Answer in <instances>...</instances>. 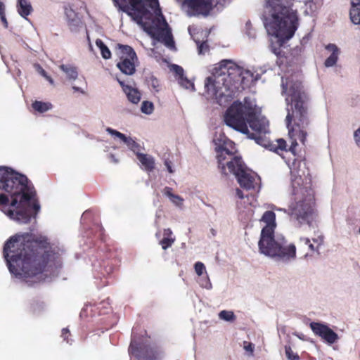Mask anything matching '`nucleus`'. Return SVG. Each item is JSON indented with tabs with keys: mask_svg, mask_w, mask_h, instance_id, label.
I'll return each mask as SVG.
<instances>
[{
	"mask_svg": "<svg viewBox=\"0 0 360 360\" xmlns=\"http://www.w3.org/2000/svg\"><path fill=\"white\" fill-rule=\"evenodd\" d=\"M88 40H89V50H90L91 51H94V49H93V46H92V44H91V42H90V39H89V37H88Z\"/></svg>",
	"mask_w": 360,
	"mask_h": 360,
	"instance_id": "nucleus-51",
	"label": "nucleus"
},
{
	"mask_svg": "<svg viewBox=\"0 0 360 360\" xmlns=\"http://www.w3.org/2000/svg\"><path fill=\"white\" fill-rule=\"evenodd\" d=\"M65 14L70 30L73 32H78L82 26V20L78 14L70 6H65Z\"/></svg>",
	"mask_w": 360,
	"mask_h": 360,
	"instance_id": "nucleus-14",
	"label": "nucleus"
},
{
	"mask_svg": "<svg viewBox=\"0 0 360 360\" xmlns=\"http://www.w3.org/2000/svg\"><path fill=\"white\" fill-rule=\"evenodd\" d=\"M199 284L201 287L210 290L212 288V283L207 275L205 277H202L199 281Z\"/></svg>",
	"mask_w": 360,
	"mask_h": 360,
	"instance_id": "nucleus-35",
	"label": "nucleus"
},
{
	"mask_svg": "<svg viewBox=\"0 0 360 360\" xmlns=\"http://www.w3.org/2000/svg\"><path fill=\"white\" fill-rule=\"evenodd\" d=\"M325 48L330 53V55L326 59L324 65L326 68L333 67L338 60L340 49L334 44H329Z\"/></svg>",
	"mask_w": 360,
	"mask_h": 360,
	"instance_id": "nucleus-19",
	"label": "nucleus"
},
{
	"mask_svg": "<svg viewBox=\"0 0 360 360\" xmlns=\"http://www.w3.org/2000/svg\"><path fill=\"white\" fill-rule=\"evenodd\" d=\"M16 8L18 14L24 19L29 20L27 17L32 13L33 8L29 0H18Z\"/></svg>",
	"mask_w": 360,
	"mask_h": 360,
	"instance_id": "nucleus-20",
	"label": "nucleus"
},
{
	"mask_svg": "<svg viewBox=\"0 0 360 360\" xmlns=\"http://www.w3.org/2000/svg\"><path fill=\"white\" fill-rule=\"evenodd\" d=\"M39 208L27 178L8 167H0V210L9 219L27 224Z\"/></svg>",
	"mask_w": 360,
	"mask_h": 360,
	"instance_id": "nucleus-2",
	"label": "nucleus"
},
{
	"mask_svg": "<svg viewBox=\"0 0 360 360\" xmlns=\"http://www.w3.org/2000/svg\"><path fill=\"white\" fill-rule=\"evenodd\" d=\"M350 18L353 23L360 24V7L352 8L350 10Z\"/></svg>",
	"mask_w": 360,
	"mask_h": 360,
	"instance_id": "nucleus-30",
	"label": "nucleus"
},
{
	"mask_svg": "<svg viewBox=\"0 0 360 360\" xmlns=\"http://www.w3.org/2000/svg\"><path fill=\"white\" fill-rule=\"evenodd\" d=\"M291 175L289 213L300 224L311 226L316 216L311 179L308 175L303 179L302 175L295 172V168L291 169Z\"/></svg>",
	"mask_w": 360,
	"mask_h": 360,
	"instance_id": "nucleus-10",
	"label": "nucleus"
},
{
	"mask_svg": "<svg viewBox=\"0 0 360 360\" xmlns=\"http://www.w3.org/2000/svg\"><path fill=\"white\" fill-rule=\"evenodd\" d=\"M278 148L281 150H283L286 147V142L283 139H278Z\"/></svg>",
	"mask_w": 360,
	"mask_h": 360,
	"instance_id": "nucleus-42",
	"label": "nucleus"
},
{
	"mask_svg": "<svg viewBox=\"0 0 360 360\" xmlns=\"http://www.w3.org/2000/svg\"><path fill=\"white\" fill-rule=\"evenodd\" d=\"M271 208L273 209V210H279V211H284L285 212L286 210H284V209H280V208H277L276 206L274 205H271Z\"/></svg>",
	"mask_w": 360,
	"mask_h": 360,
	"instance_id": "nucleus-50",
	"label": "nucleus"
},
{
	"mask_svg": "<svg viewBox=\"0 0 360 360\" xmlns=\"http://www.w3.org/2000/svg\"><path fill=\"white\" fill-rule=\"evenodd\" d=\"M258 79V74L243 69L231 60H224L216 65L211 75L205 79V93L209 98L215 99L223 105L240 89Z\"/></svg>",
	"mask_w": 360,
	"mask_h": 360,
	"instance_id": "nucleus-3",
	"label": "nucleus"
},
{
	"mask_svg": "<svg viewBox=\"0 0 360 360\" xmlns=\"http://www.w3.org/2000/svg\"><path fill=\"white\" fill-rule=\"evenodd\" d=\"M118 82L122 86L123 91L126 94L128 100L132 103L136 104L141 100V93L140 91L131 86L125 85L124 82L119 79H117Z\"/></svg>",
	"mask_w": 360,
	"mask_h": 360,
	"instance_id": "nucleus-18",
	"label": "nucleus"
},
{
	"mask_svg": "<svg viewBox=\"0 0 360 360\" xmlns=\"http://www.w3.org/2000/svg\"><path fill=\"white\" fill-rule=\"evenodd\" d=\"M110 158L112 159V161H113L114 162H117V160L115 159V158L113 155H111Z\"/></svg>",
	"mask_w": 360,
	"mask_h": 360,
	"instance_id": "nucleus-53",
	"label": "nucleus"
},
{
	"mask_svg": "<svg viewBox=\"0 0 360 360\" xmlns=\"http://www.w3.org/2000/svg\"><path fill=\"white\" fill-rule=\"evenodd\" d=\"M69 332L68 329L67 328H63L62 330V335L64 337V340H66V338H65V334H67Z\"/></svg>",
	"mask_w": 360,
	"mask_h": 360,
	"instance_id": "nucleus-49",
	"label": "nucleus"
},
{
	"mask_svg": "<svg viewBox=\"0 0 360 360\" xmlns=\"http://www.w3.org/2000/svg\"><path fill=\"white\" fill-rule=\"evenodd\" d=\"M219 318L229 322L236 320V316L232 311L222 310L219 313Z\"/></svg>",
	"mask_w": 360,
	"mask_h": 360,
	"instance_id": "nucleus-29",
	"label": "nucleus"
},
{
	"mask_svg": "<svg viewBox=\"0 0 360 360\" xmlns=\"http://www.w3.org/2000/svg\"><path fill=\"white\" fill-rule=\"evenodd\" d=\"M137 158L147 171H152L155 166L154 158L149 155L138 153Z\"/></svg>",
	"mask_w": 360,
	"mask_h": 360,
	"instance_id": "nucleus-22",
	"label": "nucleus"
},
{
	"mask_svg": "<svg viewBox=\"0 0 360 360\" xmlns=\"http://www.w3.org/2000/svg\"><path fill=\"white\" fill-rule=\"evenodd\" d=\"M122 142L124 143L128 146V148L133 151H135L139 147L138 143L129 136H126Z\"/></svg>",
	"mask_w": 360,
	"mask_h": 360,
	"instance_id": "nucleus-32",
	"label": "nucleus"
},
{
	"mask_svg": "<svg viewBox=\"0 0 360 360\" xmlns=\"http://www.w3.org/2000/svg\"><path fill=\"white\" fill-rule=\"evenodd\" d=\"M181 10L189 17L207 16L212 8L210 0H176Z\"/></svg>",
	"mask_w": 360,
	"mask_h": 360,
	"instance_id": "nucleus-11",
	"label": "nucleus"
},
{
	"mask_svg": "<svg viewBox=\"0 0 360 360\" xmlns=\"http://www.w3.org/2000/svg\"><path fill=\"white\" fill-rule=\"evenodd\" d=\"M243 348L245 351L250 352L251 354H252L254 351V345L251 342H244Z\"/></svg>",
	"mask_w": 360,
	"mask_h": 360,
	"instance_id": "nucleus-39",
	"label": "nucleus"
},
{
	"mask_svg": "<svg viewBox=\"0 0 360 360\" xmlns=\"http://www.w3.org/2000/svg\"><path fill=\"white\" fill-rule=\"evenodd\" d=\"M154 110V105L152 102L145 101L141 103V111L146 115H150Z\"/></svg>",
	"mask_w": 360,
	"mask_h": 360,
	"instance_id": "nucleus-31",
	"label": "nucleus"
},
{
	"mask_svg": "<svg viewBox=\"0 0 360 360\" xmlns=\"http://www.w3.org/2000/svg\"><path fill=\"white\" fill-rule=\"evenodd\" d=\"M106 131L112 136H113L115 139H119L121 141H123V140L126 137V136L124 134L110 127H108L106 129Z\"/></svg>",
	"mask_w": 360,
	"mask_h": 360,
	"instance_id": "nucleus-33",
	"label": "nucleus"
},
{
	"mask_svg": "<svg viewBox=\"0 0 360 360\" xmlns=\"http://www.w3.org/2000/svg\"><path fill=\"white\" fill-rule=\"evenodd\" d=\"M45 79L51 84V85H53L54 84V81L53 79L47 75V76L45 77Z\"/></svg>",
	"mask_w": 360,
	"mask_h": 360,
	"instance_id": "nucleus-48",
	"label": "nucleus"
},
{
	"mask_svg": "<svg viewBox=\"0 0 360 360\" xmlns=\"http://www.w3.org/2000/svg\"><path fill=\"white\" fill-rule=\"evenodd\" d=\"M300 339H302V336L297 335Z\"/></svg>",
	"mask_w": 360,
	"mask_h": 360,
	"instance_id": "nucleus-54",
	"label": "nucleus"
},
{
	"mask_svg": "<svg viewBox=\"0 0 360 360\" xmlns=\"http://www.w3.org/2000/svg\"><path fill=\"white\" fill-rule=\"evenodd\" d=\"M32 108L39 112L44 113L52 109L53 105L49 102H43L35 101L32 105Z\"/></svg>",
	"mask_w": 360,
	"mask_h": 360,
	"instance_id": "nucleus-26",
	"label": "nucleus"
},
{
	"mask_svg": "<svg viewBox=\"0 0 360 360\" xmlns=\"http://www.w3.org/2000/svg\"><path fill=\"white\" fill-rule=\"evenodd\" d=\"M96 45L100 49L101 56L105 59H109L111 57V52L100 39L96 40Z\"/></svg>",
	"mask_w": 360,
	"mask_h": 360,
	"instance_id": "nucleus-27",
	"label": "nucleus"
},
{
	"mask_svg": "<svg viewBox=\"0 0 360 360\" xmlns=\"http://www.w3.org/2000/svg\"><path fill=\"white\" fill-rule=\"evenodd\" d=\"M281 87L287 103L285 122L292 140L290 150L293 151L297 146V141L302 144L306 141L307 127L309 124L306 105L307 97L303 90L300 73L282 77Z\"/></svg>",
	"mask_w": 360,
	"mask_h": 360,
	"instance_id": "nucleus-4",
	"label": "nucleus"
},
{
	"mask_svg": "<svg viewBox=\"0 0 360 360\" xmlns=\"http://www.w3.org/2000/svg\"><path fill=\"white\" fill-rule=\"evenodd\" d=\"M0 18H1V21L3 22V23L4 25V27H8V22H7V20L6 18V15H1Z\"/></svg>",
	"mask_w": 360,
	"mask_h": 360,
	"instance_id": "nucleus-46",
	"label": "nucleus"
},
{
	"mask_svg": "<svg viewBox=\"0 0 360 360\" xmlns=\"http://www.w3.org/2000/svg\"><path fill=\"white\" fill-rule=\"evenodd\" d=\"M310 328L316 335L320 337L329 345L335 344L339 340L338 335L326 324L311 322L310 323Z\"/></svg>",
	"mask_w": 360,
	"mask_h": 360,
	"instance_id": "nucleus-13",
	"label": "nucleus"
},
{
	"mask_svg": "<svg viewBox=\"0 0 360 360\" xmlns=\"http://www.w3.org/2000/svg\"><path fill=\"white\" fill-rule=\"evenodd\" d=\"M165 167H167V171H168L170 174L174 173V169H173V168H172V162H171L169 160H166L165 161Z\"/></svg>",
	"mask_w": 360,
	"mask_h": 360,
	"instance_id": "nucleus-41",
	"label": "nucleus"
},
{
	"mask_svg": "<svg viewBox=\"0 0 360 360\" xmlns=\"http://www.w3.org/2000/svg\"><path fill=\"white\" fill-rule=\"evenodd\" d=\"M36 70L44 78L47 76V73L39 65H34Z\"/></svg>",
	"mask_w": 360,
	"mask_h": 360,
	"instance_id": "nucleus-40",
	"label": "nucleus"
},
{
	"mask_svg": "<svg viewBox=\"0 0 360 360\" xmlns=\"http://www.w3.org/2000/svg\"><path fill=\"white\" fill-rule=\"evenodd\" d=\"M195 271L198 276H200L204 272H205V266L201 262H197L195 265Z\"/></svg>",
	"mask_w": 360,
	"mask_h": 360,
	"instance_id": "nucleus-36",
	"label": "nucleus"
},
{
	"mask_svg": "<svg viewBox=\"0 0 360 360\" xmlns=\"http://www.w3.org/2000/svg\"><path fill=\"white\" fill-rule=\"evenodd\" d=\"M5 6L3 2L0 1V16L5 15Z\"/></svg>",
	"mask_w": 360,
	"mask_h": 360,
	"instance_id": "nucleus-45",
	"label": "nucleus"
},
{
	"mask_svg": "<svg viewBox=\"0 0 360 360\" xmlns=\"http://www.w3.org/2000/svg\"><path fill=\"white\" fill-rule=\"evenodd\" d=\"M59 68L65 74L70 81H75L78 77V72L76 67L70 64H62Z\"/></svg>",
	"mask_w": 360,
	"mask_h": 360,
	"instance_id": "nucleus-23",
	"label": "nucleus"
},
{
	"mask_svg": "<svg viewBox=\"0 0 360 360\" xmlns=\"http://www.w3.org/2000/svg\"><path fill=\"white\" fill-rule=\"evenodd\" d=\"M72 89L74 90V91H78V92H80L81 94H84L85 91L80 87H78V86H72Z\"/></svg>",
	"mask_w": 360,
	"mask_h": 360,
	"instance_id": "nucleus-47",
	"label": "nucleus"
},
{
	"mask_svg": "<svg viewBox=\"0 0 360 360\" xmlns=\"http://www.w3.org/2000/svg\"><path fill=\"white\" fill-rule=\"evenodd\" d=\"M171 70L176 75V79L181 86L186 89L195 90L194 84L191 80H189L185 75L184 69L178 65H172Z\"/></svg>",
	"mask_w": 360,
	"mask_h": 360,
	"instance_id": "nucleus-15",
	"label": "nucleus"
},
{
	"mask_svg": "<svg viewBox=\"0 0 360 360\" xmlns=\"http://www.w3.org/2000/svg\"><path fill=\"white\" fill-rule=\"evenodd\" d=\"M210 233H211V234H212L213 236H216L217 231H216V230H215V229H210Z\"/></svg>",
	"mask_w": 360,
	"mask_h": 360,
	"instance_id": "nucleus-52",
	"label": "nucleus"
},
{
	"mask_svg": "<svg viewBox=\"0 0 360 360\" xmlns=\"http://www.w3.org/2000/svg\"><path fill=\"white\" fill-rule=\"evenodd\" d=\"M319 1L320 0H316V2H314L313 0H309L306 5L310 8V11L311 13L316 11L319 6Z\"/></svg>",
	"mask_w": 360,
	"mask_h": 360,
	"instance_id": "nucleus-37",
	"label": "nucleus"
},
{
	"mask_svg": "<svg viewBox=\"0 0 360 360\" xmlns=\"http://www.w3.org/2000/svg\"><path fill=\"white\" fill-rule=\"evenodd\" d=\"M129 352L132 355H134L138 359L146 358L148 360H159L160 359L159 355L153 354V350L152 348L147 349L146 352L144 353L139 351L134 340H131V342L129 346Z\"/></svg>",
	"mask_w": 360,
	"mask_h": 360,
	"instance_id": "nucleus-17",
	"label": "nucleus"
},
{
	"mask_svg": "<svg viewBox=\"0 0 360 360\" xmlns=\"http://www.w3.org/2000/svg\"><path fill=\"white\" fill-rule=\"evenodd\" d=\"M259 223L262 225L258 241L259 252L273 261L287 264L296 259V246L290 243L282 234H275L276 214L266 211Z\"/></svg>",
	"mask_w": 360,
	"mask_h": 360,
	"instance_id": "nucleus-9",
	"label": "nucleus"
},
{
	"mask_svg": "<svg viewBox=\"0 0 360 360\" xmlns=\"http://www.w3.org/2000/svg\"><path fill=\"white\" fill-rule=\"evenodd\" d=\"M285 354L288 360H300L297 353H294L290 346L285 347Z\"/></svg>",
	"mask_w": 360,
	"mask_h": 360,
	"instance_id": "nucleus-34",
	"label": "nucleus"
},
{
	"mask_svg": "<svg viewBox=\"0 0 360 360\" xmlns=\"http://www.w3.org/2000/svg\"><path fill=\"white\" fill-rule=\"evenodd\" d=\"M354 139L357 146L360 148V127L354 132Z\"/></svg>",
	"mask_w": 360,
	"mask_h": 360,
	"instance_id": "nucleus-38",
	"label": "nucleus"
},
{
	"mask_svg": "<svg viewBox=\"0 0 360 360\" xmlns=\"http://www.w3.org/2000/svg\"><path fill=\"white\" fill-rule=\"evenodd\" d=\"M224 122L248 139H254L257 144L264 147L269 145L268 140L262 136L269 132V122L260 115L254 101L245 98L243 103L233 102L225 112Z\"/></svg>",
	"mask_w": 360,
	"mask_h": 360,
	"instance_id": "nucleus-7",
	"label": "nucleus"
},
{
	"mask_svg": "<svg viewBox=\"0 0 360 360\" xmlns=\"http://www.w3.org/2000/svg\"><path fill=\"white\" fill-rule=\"evenodd\" d=\"M197 29L193 26H189L188 29L189 34H191V37L193 39V40L195 41L197 46H198V53L200 55L205 54L206 53H207L209 51V46L206 41H203V42L200 43L199 40L195 39L194 34H195V31Z\"/></svg>",
	"mask_w": 360,
	"mask_h": 360,
	"instance_id": "nucleus-24",
	"label": "nucleus"
},
{
	"mask_svg": "<svg viewBox=\"0 0 360 360\" xmlns=\"http://www.w3.org/2000/svg\"><path fill=\"white\" fill-rule=\"evenodd\" d=\"M119 10L131 16L152 38L163 43L167 48L173 49L174 41L158 0H149V6L153 13L148 12L143 0H112Z\"/></svg>",
	"mask_w": 360,
	"mask_h": 360,
	"instance_id": "nucleus-6",
	"label": "nucleus"
},
{
	"mask_svg": "<svg viewBox=\"0 0 360 360\" xmlns=\"http://www.w3.org/2000/svg\"><path fill=\"white\" fill-rule=\"evenodd\" d=\"M175 241V238L172 237V231L170 229H165L163 232V238L160 241V244L163 250L171 247Z\"/></svg>",
	"mask_w": 360,
	"mask_h": 360,
	"instance_id": "nucleus-25",
	"label": "nucleus"
},
{
	"mask_svg": "<svg viewBox=\"0 0 360 360\" xmlns=\"http://www.w3.org/2000/svg\"><path fill=\"white\" fill-rule=\"evenodd\" d=\"M352 8L360 7V0H351Z\"/></svg>",
	"mask_w": 360,
	"mask_h": 360,
	"instance_id": "nucleus-43",
	"label": "nucleus"
},
{
	"mask_svg": "<svg viewBox=\"0 0 360 360\" xmlns=\"http://www.w3.org/2000/svg\"><path fill=\"white\" fill-rule=\"evenodd\" d=\"M236 193L237 197L240 199H243L245 197L243 191L241 190H240L239 188L236 189Z\"/></svg>",
	"mask_w": 360,
	"mask_h": 360,
	"instance_id": "nucleus-44",
	"label": "nucleus"
},
{
	"mask_svg": "<svg viewBox=\"0 0 360 360\" xmlns=\"http://www.w3.org/2000/svg\"><path fill=\"white\" fill-rule=\"evenodd\" d=\"M359 234H360V228H359Z\"/></svg>",
	"mask_w": 360,
	"mask_h": 360,
	"instance_id": "nucleus-55",
	"label": "nucleus"
},
{
	"mask_svg": "<svg viewBox=\"0 0 360 360\" xmlns=\"http://www.w3.org/2000/svg\"><path fill=\"white\" fill-rule=\"evenodd\" d=\"M4 257L11 274L28 282L39 281V275L47 267L52 268L59 263L58 256L49 251H44L38 240L30 233L16 234L6 243Z\"/></svg>",
	"mask_w": 360,
	"mask_h": 360,
	"instance_id": "nucleus-1",
	"label": "nucleus"
},
{
	"mask_svg": "<svg viewBox=\"0 0 360 360\" xmlns=\"http://www.w3.org/2000/svg\"><path fill=\"white\" fill-rule=\"evenodd\" d=\"M263 21L271 36V50L278 56L281 47L292 37L297 28L298 15L295 0H265Z\"/></svg>",
	"mask_w": 360,
	"mask_h": 360,
	"instance_id": "nucleus-5",
	"label": "nucleus"
},
{
	"mask_svg": "<svg viewBox=\"0 0 360 360\" xmlns=\"http://www.w3.org/2000/svg\"><path fill=\"white\" fill-rule=\"evenodd\" d=\"M146 81L148 86L150 88L151 90L154 91L155 92H158L160 91V82L158 79L153 75H150L148 77Z\"/></svg>",
	"mask_w": 360,
	"mask_h": 360,
	"instance_id": "nucleus-28",
	"label": "nucleus"
},
{
	"mask_svg": "<svg viewBox=\"0 0 360 360\" xmlns=\"http://www.w3.org/2000/svg\"><path fill=\"white\" fill-rule=\"evenodd\" d=\"M213 142L217 153L218 165L224 174H233L243 188L259 190L260 178L253 171L248 169L240 157L235 156L236 148L235 143L224 134L216 135Z\"/></svg>",
	"mask_w": 360,
	"mask_h": 360,
	"instance_id": "nucleus-8",
	"label": "nucleus"
},
{
	"mask_svg": "<svg viewBox=\"0 0 360 360\" xmlns=\"http://www.w3.org/2000/svg\"><path fill=\"white\" fill-rule=\"evenodd\" d=\"M120 50V62L117 67L124 75H132L136 71L135 62L137 56L133 49L127 45H119Z\"/></svg>",
	"mask_w": 360,
	"mask_h": 360,
	"instance_id": "nucleus-12",
	"label": "nucleus"
},
{
	"mask_svg": "<svg viewBox=\"0 0 360 360\" xmlns=\"http://www.w3.org/2000/svg\"><path fill=\"white\" fill-rule=\"evenodd\" d=\"M300 242L304 245H308L309 249L312 252H316L318 255L320 254V248L323 244L324 237L321 233L315 234L314 237L311 239L309 238H300Z\"/></svg>",
	"mask_w": 360,
	"mask_h": 360,
	"instance_id": "nucleus-16",
	"label": "nucleus"
},
{
	"mask_svg": "<svg viewBox=\"0 0 360 360\" xmlns=\"http://www.w3.org/2000/svg\"><path fill=\"white\" fill-rule=\"evenodd\" d=\"M163 194L169 198L170 201L176 207L182 208L184 205V198L179 195L174 194L172 189L169 187H165L162 191Z\"/></svg>",
	"mask_w": 360,
	"mask_h": 360,
	"instance_id": "nucleus-21",
	"label": "nucleus"
}]
</instances>
